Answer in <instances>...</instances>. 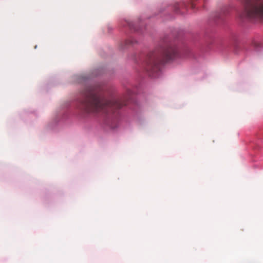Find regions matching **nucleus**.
<instances>
[{
	"label": "nucleus",
	"mask_w": 263,
	"mask_h": 263,
	"mask_svg": "<svg viewBox=\"0 0 263 263\" xmlns=\"http://www.w3.org/2000/svg\"><path fill=\"white\" fill-rule=\"evenodd\" d=\"M81 95L82 98L80 101V107L87 113H113L114 110L126 105L125 99L112 98L107 100L92 87H87Z\"/></svg>",
	"instance_id": "f257e3e1"
},
{
	"label": "nucleus",
	"mask_w": 263,
	"mask_h": 263,
	"mask_svg": "<svg viewBox=\"0 0 263 263\" xmlns=\"http://www.w3.org/2000/svg\"><path fill=\"white\" fill-rule=\"evenodd\" d=\"M178 55V49L175 46L166 45L150 52L145 62V69L152 77L160 70L161 65L173 60Z\"/></svg>",
	"instance_id": "f03ea898"
},
{
	"label": "nucleus",
	"mask_w": 263,
	"mask_h": 263,
	"mask_svg": "<svg viewBox=\"0 0 263 263\" xmlns=\"http://www.w3.org/2000/svg\"><path fill=\"white\" fill-rule=\"evenodd\" d=\"M241 17L263 20V1L246 5Z\"/></svg>",
	"instance_id": "7ed1b4c3"
},
{
	"label": "nucleus",
	"mask_w": 263,
	"mask_h": 263,
	"mask_svg": "<svg viewBox=\"0 0 263 263\" xmlns=\"http://www.w3.org/2000/svg\"><path fill=\"white\" fill-rule=\"evenodd\" d=\"M189 5L190 6L192 9H194L195 8V4L194 3H192L190 4H186L184 2H183L179 4H177V6H176L175 9L176 11L179 10L180 9H186V8Z\"/></svg>",
	"instance_id": "20e7f679"
},
{
	"label": "nucleus",
	"mask_w": 263,
	"mask_h": 263,
	"mask_svg": "<svg viewBox=\"0 0 263 263\" xmlns=\"http://www.w3.org/2000/svg\"><path fill=\"white\" fill-rule=\"evenodd\" d=\"M129 27H130L131 29L133 28V27L132 26V25L130 24H129Z\"/></svg>",
	"instance_id": "39448f33"
}]
</instances>
